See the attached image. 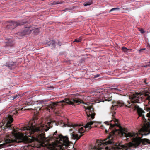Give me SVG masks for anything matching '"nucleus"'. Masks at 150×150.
Here are the masks:
<instances>
[{
	"label": "nucleus",
	"instance_id": "11",
	"mask_svg": "<svg viewBox=\"0 0 150 150\" xmlns=\"http://www.w3.org/2000/svg\"><path fill=\"white\" fill-rule=\"evenodd\" d=\"M63 122H56L55 120L50 121L47 122V124L46 125L47 127L48 128V129L52 127L53 124H55L56 125L58 126L60 125L63 126Z\"/></svg>",
	"mask_w": 150,
	"mask_h": 150
},
{
	"label": "nucleus",
	"instance_id": "45",
	"mask_svg": "<svg viewBox=\"0 0 150 150\" xmlns=\"http://www.w3.org/2000/svg\"><path fill=\"white\" fill-rule=\"evenodd\" d=\"M128 139H127H127H127V140Z\"/></svg>",
	"mask_w": 150,
	"mask_h": 150
},
{
	"label": "nucleus",
	"instance_id": "37",
	"mask_svg": "<svg viewBox=\"0 0 150 150\" xmlns=\"http://www.w3.org/2000/svg\"><path fill=\"white\" fill-rule=\"evenodd\" d=\"M66 52H64V53H63V54H62L61 55H65V54H66Z\"/></svg>",
	"mask_w": 150,
	"mask_h": 150
},
{
	"label": "nucleus",
	"instance_id": "25",
	"mask_svg": "<svg viewBox=\"0 0 150 150\" xmlns=\"http://www.w3.org/2000/svg\"><path fill=\"white\" fill-rule=\"evenodd\" d=\"M6 141L7 143H11L13 141V140L9 138H7L6 139Z\"/></svg>",
	"mask_w": 150,
	"mask_h": 150
},
{
	"label": "nucleus",
	"instance_id": "2",
	"mask_svg": "<svg viewBox=\"0 0 150 150\" xmlns=\"http://www.w3.org/2000/svg\"><path fill=\"white\" fill-rule=\"evenodd\" d=\"M57 131L54 133L53 137L55 140L54 142L48 144L47 148L49 150H65V148L69 147L70 142L67 136H64L62 135L57 134ZM115 132L111 131L110 132L108 137L104 140H98L97 144L93 146L94 150H106L109 148L105 145L111 144L113 142L112 139Z\"/></svg>",
	"mask_w": 150,
	"mask_h": 150
},
{
	"label": "nucleus",
	"instance_id": "27",
	"mask_svg": "<svg viewBox=\"0 0 150 150\" xmlns=\"http://www.w3.org/2000/svg\"><path fill=\"white\" fill-rule=\"evenodd\" d=\"M147 117L149 118V120L150 121V111L146 115Z\"/></svg>",
	"mask_w": 150,
	"mask_h": 150
},
{
	"label": "nucleus",
	"instance_id": "47",
	"mask_svg": "<svg viewBox=\"0 0 150 150\" xmlns=\"http://www.w3.org/2000/svg\"><path fill=\"white\" fill-rule=\"evenodd\" d=\"M149 63H150V61L149 62Z\"/></svg>",
	"mask_w": 150,
	"mask_h": 150
},
{
	"label": "nucleus",
	"instance_id": "22",
	"mask_svg": "<svg viewBox=\"0 0 150 150\" xmlns=\"http://www.w3.org/2000/svg\"><path fill=\"white\" fill-rule=\"evenodd\" d=\"M120 10V8H114L111 9L109 11V12H111L112 11H118Z\"/></svg>",
	"mask_w": 150,
	"mask_h": 150
},
{
	"label": "nucleus",
	"instance_id": "16",
	"mask_svg": "<svg viewBox=\"0 0 150 150\" xmlns=\"http://www.w3.org/2000/svg\"><path fill=\"white\" fill-rule=\"evenodd\" d=\"M49 46H52L54 48L55 47V41L54 40H51L48 42L47 43Z\"/></svg>",
	"mask_w": 150,
	"mask_h": 150
},
{
	"label": "nucleus",
	"instance_id": "31",
	"mask_svg": "<svg viewBox=\"0 0 150 150\" xmlns=\"http://www.w3.org/2000/svg\"><path fill=\"white\" fill-rule=\"evenodd\" d=\"M112 100V98L111 97H110L108 98V99H106V100H108V101H110Z\"/></svg>",
	"mask_w": 150,
	"mask_h": 150
},
{
	"label": "nucleus",
	"instance_id": "39",
	"mask_svg": "<svg viewBox=\"0 0 150 150\" xmlns=\"http://www.w3.org/2000/svg\"><path fill=\"white\" fill-rule=\"evenodd\" d=\"M99 76V75H96V77H98Z\"/></svg>",
	"mask_w": 150,
	"mask_h": 150
},
{
	"label": "nucleus",
	"instance_id": "20",
	"mask_svg": "<svg viewBox=\"0 0 150 150\" xmlns=\"http://www.w3.org/2000/svg\"><path fill=\"white\" fill-rule=\"evenodd\" d=\"M92 2L91 1H86L84 3V5L85 6H89L92 4Z\"/></svg>",
	"mask_w": 150,
	"mask_h": 150
},
{
	"label": "nucleus",
	"instance_id": "24",
	"mask_svg": "<svg viewBox=\"0 0 150 150\" xmlns=\"http://www.w3.org/2000/svg\"><path fill=\"white\" fill-rule=\"evenodd\" d=\"M33 104L34 103L33 102H28L25 103V105H33Z\"/></svg>",
	"mask_w": 150,
	"mask_h": 150
},
{
	"label": "nucleus",
	"instance_id": "4",
	"mask_svg": "<svg viewBox=\"0 0 150 150\" xmlns=\"http://www.w3.org/2000/svg\"><path fill=\"white\" fill-rule=\"evenodd\" d=\"M65 101H62L60 102L52 103L48 106H44L42 105V103H40L38 104V105H39V106L35 107L34 110H35L36 111L41 110L48 111L50 110V108L51 109H54L55 107L58 105H60V104L62 105V106H63L65 105V103L74 106H76V105H79L80 104H85V103L82 100L75 97H72L68 99L66 98L65 99Z\"/></svg>",
	"mask_w": 150,
	"mask_h": 150
},
{
	"label": "nucleus",
	"instance_id": "18",
	"mask_svg": "<svg viewBox=\"0 0 150 150\" xmlns=\"http://www.w3.org/2000/svg\"><path fill=\"white\" fill-rule=\"evenodd\" d=\"M23 109L24 110L25 109H23V108H19L18 110H13V115L14 114H18V113L19 112H20V111H23Z\"/></svg>",
	"mask_w": 150,
	"mask_h": 150
},
{
	"label": "nucleus",
	"instance_id": "19",
	"mask_svg": "<svg viewBox=\"0 0 150 150\" xmlns=\"http://www.w3.org/2000/svg\"><path fill=\"white\" fill-rule=\"evenodd\" d=\"M82 38L81 37L78 39H75L73 41V42H81L82 41Z\"/></svg>",
	"mask_w": 150,
	"mask_h": 150
},
{
	"label": "nucleus",
	"instance_id": "10",
	"mask_svg": "<svg viewBox=\"0 0 150 150\" xmlns=\"http://www.w3.org/2000/svg\"><path fill=\"white\" fill-rule=\"evenodd\" d=\"M26 28H25L23 30L20 32H18L16 33L15 35L18 38H20L21 36H22L26 35H27L31 33V31L30 26L28 27H25Z\"/></svg>",
	"mask_w": 150,
	"mask_h": 150
},
{
	"label": "nucleus",
	"instance_id": "3",
	"mask_svg": "<svg viewBox=\"0 0 150 150\" xmlns=\"http://www.w3.org/2000/svg\"><path fill=\"white\" fill-rule=\"evenodd\" d=\"M25 132L23 133L18 132L15 135L16 141L18 143L22 142L25 144L29 142L28 137L32 138H35L38 140H44L46 139L44 133L48 130V129H45L43 127L36 126L31 125L23 128Z\"/></svg>",
	"mask_w": 150,
	"mask_h": 150
},
{
	"label": "nucleus",
	"instance_id": "13",
	"mask_svg": "<svg viewBox=\"0 0 150 150\" xmlns=\"http://www.w3.org/2000/svg\"><path fill=\"white\" fill-rule=\"evenodd\" d=\"M83 134H82L80 136H79L76 134L74 133V131L71 134V137L72 139H76V140L79 139L81 137L83 136Z\"/></svg>",
	"mask_w": 150,
	"mask_h": 150
},
{
	"label": "nucleus",
	"instance_id": "29",
	"mask_svg": "<svg viewBox=\"0 0 150 150\" xmlns=\"http://www.w3.org/2000/svg\"><path fill=\"white\" fill-rule=\"evenodd\" d=\"M147 47L148 48V49L150 50V44L148 43L147 44Z\"/></svg>",
	"mask_w": 150,
	"mask_h": 150
},
{
	"label": "nucleus",
	"instance_id": "34",
	"mask_svg": "<svg viewBox=\"0 0 150 150\" xmlns=\"http://www.w3.org/2000/svg\"><path fill=\"white\" fill-rule=\"evenodd\" d=\"M4 145L3 144H0V148H3L4 147Z\"/></svg>",
	"mask_w": 150,
	"mask_h": 150
},
{
	"label": "nucleus",
	"instance_id": "36",
	"mask_svg": "<svg viewBox=\"0 0 150 150\" xmlns=\"http://www.w3.org/2000/svg\"><path fill=\"white\" fill-rule=\"evenodd\" d=\"M69 131H70V132H71V131H73V129H72V128H71V129H69Z\"/></svg>",
	"mask_w": 150,
	"mask_h": 150
},
{
	"label": "nucleus",
	"instance_id": "28",
	"mask_svg": "<svg viewBox=\"0 0 150 150\" xmlns=\"http://www.w3.org/2000/svg\"><path fill=\"white\" fill-rule=\"evenodd\" d=\"M146 50V48H142V49H140L139 50V52H142L143 50Z\"/></svg>",
	"mask_w": 150,
	"mask_h": 150
},
{
	"label": "nucleus",
	"instance_id": "42",
	"mask_svg": "<svg viewBox=\"0 0 150 150\" xmlns=\"http://www.w3.org/2000/svg\"><path fill=\"white\" fill-rule=\"evenodd\" d=\"M10 69H12V68H11H11H10Z\"/></svg>",
	"mask_w": 150,
	"mask_h": 150
},
{
	"label": "nucleus",
	"instance_id": "38",
	"mask_svg": "<svg viewBox=\"0 0 150 150\" xmlns=\"http://www.w3.org/2000/svg\"><path fill=\"white\" fill-rule=\"evenodd\" d=\"M53 3H54V4H58L57 3H56V2H55V1Z\"/></svg>",
	"mask_w": 150,
	"mask_h": 150
},
{
	"label": "nucleus",
	"instance_id": "1",
	"mask_svg": "<svg viewBox=\"0 0 150 150\" xmlns=\"http://www.w3.org/2000/svg\"><path fill=\"white\" fill-rule=\"evenodd\" d=\"M129 98L130 99L131 103L129 101H127L128 104H125L122 101H114L113 102L114 105H112L111 108L110 113L112 116V120L110 122L106 121L104 123L107 125H110V129L113 128L115 126H118L117 123L118 120L115 118V115L116 113L115 111L116 110L117 107H122L125 106L126 107L134 109L136 110L139 117H142L143 120L145 119L144 114L145 113L144 111L137 105L134 104L136 103H139L142 101H146L148 103V105H150V96L149 95L144 96L141 93H136L135 94L131 95L129 96ZM150 110V107L149 110Z\"/></svg>",
	"mask_w": 150,
	"mask_h": 150
},
{
	"label": "nucleus",
	"instance_id": "15",
	"mask_svg": "<svg viewBox=\"0 0 150 150\" xmlns=\"http://www.w3.org/2000/svg\"><path fill=\"white\" fill-rule=\"evenodd\" d=\"M147 130V128L146 126H144L142 127V128L139 131V134L143 135L144 132H146Z\"/></svg>",
	"mask_w": 150,
	"mask_h": 150
},
{
	"label": "nucleus",
	"instance_id": "6",
	"mask_svg": "<svg viewBox=\"0 0 150 150\" xmlns=\"http://www.w3.org/2000/svg\"><path fill=\"white\" fill-rule=\"evenodd\" d=\"M93 123V121H91L90 122H87L84 126V127H82L81 125L78 124L73 125L69 124H66L64 123H63V126H64L65 127H72L75 130L74 132H75V131H78V132L82 134L85 132V130L84 129V128L86 129L88 128V129H86L87 132H88L91 128V125Z\"/></svg>",
	"mask_w": 150,
	"mask_h": 150
},
{
	"label": "nucleus",
	"instance_id": "26",
	"mask_svg": "<svg viewBox=\"0 0 150 150\" xmlns=\"http://www.w3.org/2000/svg\"><path fill=\"white\" fill-rule=\"evenodd\" d=\"M142 140H143L145 142L150 144V140L146 139H143Z\"/></svg>",
	"mask_w": 150,
	"mask_h": 150
},
{
	"label": "nucleus",
	"instance_id": "33",
	"mask_svg": "<svg viewBox=\"0 0 150 150\" xmlns=\"http://www.w3.org/2000/svg\"><path fill=\"white\" fill-rule=\"evenodd\" d=\"M147 80V79H145V80H144V82L146 84H148V83H147L146 82V80Z\"/></svg>",
	"mask_w": 150,
	"mask_h": 150
},
{
	"label": "nucleus",
	"instance_id": "32",
	"mask_svg": "<svg viewBox=\"0 0 150 150\" xmlns=\"http://www.w3.org/2000/svg\"><path fill=\"white\" fill-rule=\"evenodd\" d=\"M58 45L59 46H61V45H62V43H61V42H60V41H58Z\"/></svg>",
	"mask_w": 150,
	"mask_h": 150
},
{
	"label": "nucleus",
	"instance_id": "7",
	"mask_svg": "<svg viewBox=\"0 0 150 150\" xmlns=\"http://www.w3.org/2000/svg\"><path fill=\"white\" fill-rule=\"evenodd\" d=\"M28 22V21H25L23 20H18L16 21H9L7 22L6 28L7 29L10 28L13 29L18 26L23 25L27 23Z\"/></svg>",
	"mask_w": 150,
	"mask_h": 150
},
{
	"label": "nucleus",
	"instance_id": "8",
	"mask_svg": "<svg viewBox=\"0 0 150 150\" xmlns=\"http://www.w3.org/2000/svg\"><path fill=\"white\" fill-rule=\"evenodd\" d=\"M85 108L88 119L89 120L93 119L95 118L96 114L94 112V108L92 106H88Z\"/></svg>",
	"mask_w": 150,
	"mask_h": 150
},
{
	"label": "nucleus",
	"instance_id": "46",
	"mask_svg": "<svg viewBox=\"0 0 150 150\" xmlns=\"http://www.w3.org/2000/svg\"><path fill=\"white\" fill-rule=\"evenodd\" d=\"M102 56V57H103V56H104V55H103V56Z\"/></svg>",
	"mask_w": 150,
	"mask_h": 150
},
{
	"label": "nucleus",
	"instance_id": "23",
	"mask_svg": "<svg viewBox=\"0 0 150 150\" xmlns=\"http://www.w3.org/2000/svg\"><path fill=\"white\" fill-rule=\"evenodd\" d=\"M110 89L112 91H121V90L119 88H110Z\"/></svg>",
	"mask_w": 150,
	"mask_h": 150
},
{
	"label": "nucleus",
	"instance_id": "40",
	"mask_svg": "<svg viewBox=\"0 0 150 150\" xmlns=\"http://www.w3.org/2000/svg\"><path fill=\"white\" fill-rule=\"evenodd\" d=\"M14 64H15L14 63H13V64H11V65H14Z\"/></svg>",
	"mask_w": 150,
	"mask_h": 150
},
{
	"label": "nucleus",
	"instance_id": "12",
	"mask_svg": "<svg viewBox=\"0 0 150 150\" xmlns=\"http://www.w3.org/2000/svg\"><path fill=\"white\" fill-rule=\"evenodd\" d=\"M5 47H14L15 43L14 40L11 38L7 39L6 42Z\"/></svg>",
	"mask_w": 150,
	"mask_h": 150
},
{
	"label": "nucleus",
	"instance_id": "17",
	"mask_svg": "<svg viewBox=\"0 0 150 150\" xmlns=\"http://www.w3.org/2000/svg\"><path fill=\"white\" fill-rule=\"evenodd\" d=\"M132 50V49H128L125 47H122V50L125 53H130V52Z\"/></svg>",
	"mask_w": 150,
	"mask_h": 150
},
{
	"label": "nucleus",
	"instance_id": "35",
	"mask_svg": "<svg viewBox=\"0 0 150 150\" xmlns=\"http://www.w3.org/2000/svg\"><path fill=\"white\" fill-rule=\"evenodd\" d=\"M70 10V8H67L65 9L64 10V11H65V10Z\"/></svg>",
	"mask_w": 150,
	"mask_h": 150
},
{
	"label": "nucleus",
	"instance_id": "5",
	"mask_svg": "<svg viewBox=\"0 0 150 150\" xmlns=\"http://www.w3.org/2000/svg\"><path fill=\"white\" fill-rule=\"evenodd\" d=\"M121 134L126 138L132 137H136V138H133L132 142L133 143L130 142L127 144H125L122 146L121 147L123 150H127L130 149L131 147L138 146L142 142V137H137L138 133H135L133 132H129L127 131V129L123 128L120 126L118 130Z\"/></svg>",
	"mask_w": 150,
	"mask_h": 150
},
{
	"label": "nucleus",
	"instance_id": "21",
	"mask_svg": "<svg viewBox=\"0 0 150 150\" xmlns=\"http://www.w3.org/2000/svg\"><path fill=\"white\" fill-rule=\"evenodd\" d=\"M19 97V95H16L15 96H11V98L12 99H14L16 98H18Z\"/></svg>",
	"mask_w": 150,
	"mask_h": 150
},
{
	"label": "nucleus",
	"instance_id": "41",
	"mask_svg": "<svg viewBox=\"0 0 150 150\" xmlns=\"http://www.w3.org/2000/svg\"><path fill=\"white\" fill-rule=\"evenodd\" d=\"M8 67H11V66H10L9 65H8Z\"/></svg>",
	"mask_w": 150,
	"mask_h": 150
},
{
	"label": "nucleus",
	"instance_id": "9",
	"mask_svg": "<svg viewBox=\"0 0 150 150\" xmlns=\"http://www.w3.org/2000/svg\"><path fill=\"white\" fill-rule=\"evenodd\" d=\"M13 119L11 115H9L8 117L7 122L4 123L3 122L1 123L0 124V127L2 128H4V129H6L7 128L12 129L11 123L13 122Z\"/></svg>",
	"mask_w": 150,
	"mask_h": 150
},
{
	"label": "nucleus",
	"instance_id": "30",
	"mask_svg": "<svg viewBox=\"0 0 150 150\" xmlns=\"http://www.w3.org/2000/svg\"><path fill=\"white\" fill-rule=\"evenodd\" d=\"M141 32L143 34L145 32V31H144V30L143 29H141L140 30Z\"/></svg>",
	"mask_w": 150,
	"mask_h": 150
},
{
	"label": "nucleus",
	"instance_id": "43",
	"mask_svg": "<svg viewBox=\"0 0 150 150\" xmlns=\"http://www.w3.org/2000/svg\"><path fill=\"white\" fill-rule=\"evenodd\" d=\"M148 66H150V64L149 65H148Z\"/></svg>",
	"mask_w": 150,
	"mask_h": 150
},
{
	"label": "nucleus",
	"instance_id": "44",
	"mask_svg": "<svg viewBox=\"0 0 150 150\" xmlns=\"http://www.w3.org/2000/svg\"><path fill=\"white\" fill-rule=\"evenodd\" d=\"M74 6H73V8H74Z\"/></svg>",
	"mask_w": 150,
	"mask_h": 150
},
{
	"label": "nucleus",
	"instance_id": "14",
	"mask_svg": "<svg viewBox=\"0 0 150 150\" xmlns=\"http://www.w3.org/2000/svg\"><path fill=\"white\" fill-rule=\"evenodd\" d=\"M40 28H34L32 30H31V33H33L35 35H38L39 33L40 32Z\"/></svg>",
	"mask_w": 150,
	"mask_h": 150
}]
</instances>
